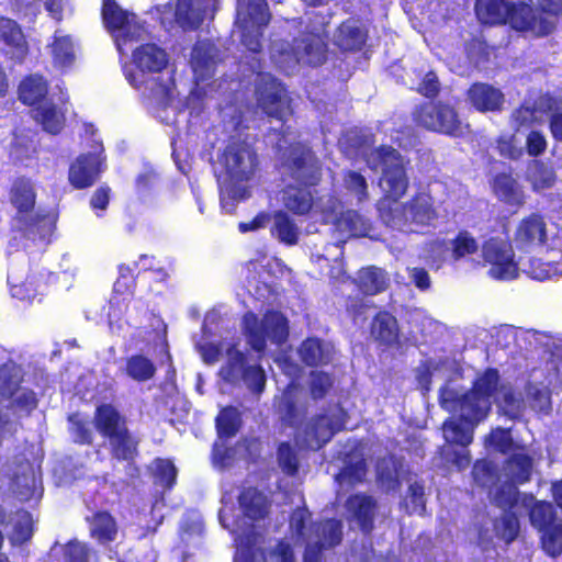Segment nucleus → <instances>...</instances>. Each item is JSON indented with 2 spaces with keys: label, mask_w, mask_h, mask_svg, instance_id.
Returning a JSON list of instances; mask_svg holds the SVG:
<instances>
[{
  "label": "nucleus",
  "mask_w": 562,
  "mask_h": 562,
  "mask_svg": "<svg viewBox=\"0 0 562 562\" xmlns=\"http://www.w3.org/2000/svg\"><path fill=\"white\" fill-rule=\"evenodd\" d=\"M494 401L499 411L510 419L521 417L526 402L510 386L499 385L497 370L487 369L480 374L471 391L464 392L454 379L440 389V406L452 414L442 425L447 446L442 457L459 470L470 464L467 447L473 440L475 427L486 418Z\"/></svg>",
  "instance_id": "f257e3e1"
},
{
  "label": "nucleus",
  "mask_w": 562,
  "mask_h": 562,
  "mask_svg": "<svg viewBox=\"0 0 562 562\" xmlns=\"http://www.w3.org/2000/svg\"><path fill=\"white\" fill-rule=\"evenodd\" d=\"M280 154L281 173L291 178L294 183L285 186L281 192V201L286 210L304 215L312 212L325 223L334 221V240L340 247L351 237L369 236L371 223L356 211H347L339 217L336 213L340 203L331 195L314 198L311 187L319 180V167L311 150L300 142L296 134L286 127L277 142Z\"/></svg>",
  "instance_id": "f03ea898"
},
{
  "label": "nucleus",
  "mask_w": 562,
  "mask_h": 562,
  "mask_svg": "<svg viewBox=\"0 0 562 562\" xmlns=\"http://www.w3.org/2000/svg\"><path fill=\"white\" fill-rule=\"evenodd\" d=\"M372 170L382 169L380 187L386 194L378 203V211L383 223L403 233H418L434 226L437 213L432 199L427 193H419L406 203L397 202L407 189L404 160L391 147L382 146L366 157Z\"/></svg>",
  "instance_id": "7ed1b4c3"
},
{
  "label": "nucleus",
  "mask_w": 562,
  "mask_h": 562,
  "mask_svg": "<svg viewBox=\"0 0 562 562\" xmlns=\"http://www.w3.org/2000/svg\"><path fill=\"white\" fill-rule=\"evenodd\" d=\"M218 513L221 525L234 537L236 553L234 562H294L288 543L266 540L261 521L270 509L268 497L254 487L244 488L238 496V514L222 498Z\"/></svg>",
  "instance_id": "20e7f679"
},
{
  "label": "nucleus",
  "mask_w": 562,
  "mask_h": 562,
  "mask_svg": "<svg viewBox=\"0 0 562 562\" xmlns=\"http://www.w3.org/2000/svg\"><path fill=\"white\" fill-rule=\"evenodd\" d=\"M280 369L294 379L301 367L288 358L277 360ZM277 408L284 424L295 429V443L301 448L317 450L327 443L334 434L346 424V413L340 406L330 407L326 413L316 415L302 423L306 412L304 390L292 380L282 395L277 400Z\"/></svg>",
  "instance_id": "39448f33"
},
{
  "label": "nucleus",
  "mask_w": 562,
  "mask_h": 562,
  "mask_svg": "<svg viewBox=\"0 0 562 562\" xmlns=\"http://www.w3.org/2000/svg\"><path fill=\"white\" fill-rule=\"evenodd\" d=\"M221 313L212 310L206 313L202 334L194 338V346L203 361L213 364L223 360L218 375L232 385H244L255 395H260L266 386V372L257 362H251L248 355L241 349L239 339L223 338L218 344L214 338L220 335Z\"/></svg>",
  "instance_id": "423d86ee"
},
{
  "label": "nucleus",
  "mask_w": 562,
  "mask_h": 562,
  "mask_svg": "<svg viewBox=\"0 0 562 562\" xmlns=\"http://www.w3.org/2000/svg\"><path fill=\"white\" fill-rule=\"evenodd\" d=\"M168 65L167 53L155 44H145L133 52V66L124 67V74L131 86L142 90L147 106L153 114L166 124L176 121L175 86L170 76L160 80V74Z\"/></svg>",
  "instance_id": "0eeeda50"
},
{
  "label": "nucleus",
  "mask_w": 562,
  "mask_h": 562,
  "mask_svg": "<svg viewBox=\"0 0 562 562\" xmlns=\"http://www.w3.org/2000/svg\"><path fill=\"white\" fill-rule=\"evenodd\" d=\"M514 244L520 251L537 255L522 265L530 278L544 281L562 274V235L551 233L542 215L524 217L516 226Z\"/></svg>",
  "instance_id": "6e6552de"
},
{
  "label": "nucleus",
  "mask_w": 562,
  "mask_h": 562,
  "mask_svg": "<svg viewBox=\"0 0 562 562\" xmlns=\"http://www.w3.org/2000/svg\"><path fill=\"white\" fill-rule=\"evenodd\" d=\"M475 13L483 24H509L514 30L543 36L552 32L554 22L542 18L526 3L510 4L505 0H476Z\"/></svg>",
  "instance_id": "1a4fd4ad"
},
{
  "label": "nucleus",
  "mask_w": 562,
  "mask_h": 562,
  "mask_svg": "<svg viewBox=\"0 0 562 562\" xmlns=\"http://www.w3.org/2000/svg\"><path fill=\"white\" fill-rule=\"evenodd\" d=\"M311 514L305 506H299L290 519L293 537L306 544L304 562H322V550L335 547L341 540V522L328 519L317 525L310 520Z\"/></svg>",
  "instance_id": "9d476101"
},
{
  "label": "nucleus",
  "mask_w": 562,
  "mask_h": 562,
  "mask_svg": "<svg viewBox=\"0 0 562 562\" xmlns=\"http://www.w3.org/2000/svg\"><path fill=\"white\" fill-rule=\"evenodd\" d=\"M35 189L30 179H16L10 191V202L16 214L13 225L32 239H45L53 231L54 220L35 207Z\"/></svg>",
  "instance_id": "9b49d317"
},
{
  "label": "nucleus",
  "mask_w": 562,
  "mask_h": 562,
  "mask_svg": "<svg viewBox=\"0 0 562 562\" xmlns=\"http://www.w3.org/2000/svg\"><path fill=\"white\" fill-rule=\"evenodd\" d=\"M327 21L314 26L312 32L295 38L292 46L274 43L271 47L273 63L283 71L290 74L300 64L318 66L325 60V35Z\"/></svg>",
  "instance_id": "f8f14e48"
},
{
  "label": "nucleus",
  "mask_w": 562,
  "mask_h": 562,
  "mask_svg": "<svg viewBox=\"0 0 562 562\" xmlns=\"http://www.w3.org/2000/svg\"><path fill=\"white\" fill-rule=\"evenodd\" d=\"M46 94L47 85L42 76H30L19 87V97L23 103L30 105L38 103L33 110L35 120L46 132L57 134L64 126L65 114L61 105L66 103L67 98L61 90L56 99L53 93L49 98H45Z\"/></svg>",
  "instance_id": "ddd939ff"
},
{
  "label": "nucleus",
  "mask_w": 562,
  "mask_h": 562,
  "mask_svg": "<svg viewBox=\"0 0 562 562\" xmlns=\"http://www.w3.org/2000/svg\"><path fill=\"white\" fill-rule=\"evenodd\" d=\"M42 459V449L32 446L26 453L5 467L1 487L7 482L8 490L21 502L38 501L43 495L40 473Z\"/></svg>",
  "instance_id": "4468645a"
},
{
  "label": "nucleus",
  "mask_w": 562,
  "mask_h": 562,
  "mask_svg": "<svg viewBox=\"0 0 562 562\" xmlns=\"http://www.w3.org/2000/svg\"><path fill=\"white\" fill-rule=\"evenodd\" d=\"M241 331L251 349L260 353L268 342L281 346L288 340L289 322L277 311H269L262 317L248 312L243 317Z\"/></svg>",
  "instance_id": "2eb2a0df"
},
{
  "label": "nucleus",
  "mask_w": 562,
  "mask_h": 562,
  "mask_svg": "<svg viewBox=\"0 0 562 562\" xmlns=\"http://www.w3.org/2000/svg\"><path fill=\"white\" fill-rule=\"evenodd\" d=\"M269 20L270 13L265 0H237L233 36L249 52L258 53L261 48L262 30Z\"/></svg>",
  "instance_id": "dca6fc26"
},
{
  "label": "nucleus",
  "mask_w": 562,
  "mask_h": 562,
  "mask_svg": "<svg viewBox=\"0 0 562 562\" xmlns=\"http://www.w3.org/2000/svg\"><path fill=\"white\" fill-rule=\"evenodd\" d=\"M97 430L110 441L115 458L128 460L133 457L136 442L127 431L125 419L112 405L104 404L97 408L94 415Z\"/></svg>",
  "instance_id": "f3484780"
},
{
  "label": "nucleus",
  "mask_w": 562,
  "mask_h": 562,
  "mask_svg": "<svg viewBox=\"0 0 562 562\" xmlns=\"http://www.w3.org/2000/svg\"><path fill=\"white\" fill-rule=\"evenodd\" d=\"M102 18L121 55L125 54V47L130 43L142 40L146 34V29L136 14L122 9L114 0H103Z\"/></svg>",
  "instance_id": "a211bd4d"
},
{
  "label": "nucleus",
  "mask_w": 562,
  "mask_h": 562,
  "mask_svg": "<svg viewBox=\"0 0 562 562\" xmlns=\"http://www.w3.org/2000/svg\"><path fill=\"white\" fill-rule=\"evenodd\" d=\"M221 59L220 50L210 41H199L192 48L190 65L195 77V89L187 99L190 114H199L203 108V95L206 90L202 82L211 78Z\"/></svg>",
  "instance_id": "6ab92c4d"
},
{
  "label": "nucleus",
  "mask_w": 562,
  "mask_h": 562,
  "mask_svg": "<svg viewBox=\"0 0 562 562\" xmlns=\"http://www.w3.org/2000/svg\"><path fill=\"white\" fill-rule=\"evenodd\" d=\"M92 138L91 149L81 153L69 166L68 179L76 189L91 187L106 169V157L101 139L92 125L86 127Z\"/></svg>",
  "instance_id": "aec40b11"
},
{
  "label": "nucleus",
  "mask_w": 562,
  "mask_h": 562,
  "mask_svg": "<svg viewBox=\"0 0 562 562\" xmlns=\"http://www.w3.org/2000/svg\"><path fill=\"white\" fill-rule=\"evenodd\" d=\"M227 179L225 181L247 184L258 167V156L248 139L233 137L220 157Z\"/></svg>",
  "instance_id": "412c9836"
},
{
  "label": "nucleus",
  "mask_w": 562,
  "mask_h": 562,
  "mask_svg": "<svg viewBox=\"0 0 562 562\" xmlns=\"http://www.w3.org/2000/svg\"><path fill=\"white\" fill-rule=\"evenodd\" d=\"M257 106L268 116L284 122L291 114L290 103L283 86L270 74L256 76Z\"/></svg>",
  "instance_id": "4be33fe9"
},
{
  "label": "nucleus",
  "mask_w": 562,
  "mask_h": 562,
  "mask_svg": "<svg viewBox=\"0 0 562 562\" xmlns=\"http://www.w3.org/2000/svg\"><path fill=\"white\" fill-rule=\"evenodd\" d=\"M512 245L504 238L492 237L482 246V258L490 266L488 276L495 280H512L518 276Z\"/></svg>",
  "instance_id": "5701e85b"
},
{
  "label": "nucleus",
  "mask_w": 562,
  "mask_h": 562,
  "mask_svg": "<svg viewBox=\"0 0 562 562\" xmlns=\"http://www.w3.org/2000/svg\"><path fill=\"white\" fill-rule=\"evenodd\" d=\"M8 284L12 297L21 301H33L45 286L43 274L30 273L24 254H20L11 261Z\"/></svg>",
  "instance_id": "b1692460"
},
{
  "label": "nucleus",
  "mask_w": 562,
  "mask_h": 562,
  "mask_svg": "<svg viewBox=\"0 0 562 562\" xmlns=\"http://www.w3.org/2000/svg\"><path fill=\"white\" fill-rule=\"evenodd\" d=\"M416 121L430 131L452 136L460 135L462 132V123L457 112L443 103H424L416 112Z\"/></svg>",
  "instance_id": "393cba45"
},
{
  "label": "nucleus",
  "mask_w": 562,
  "mask_h": 562,
  "mask_svg": "<svg viewBox=\"0 0 562 562\" xmlns=\"http://www.w3.org/2000/svg\"><path fill=\"white\" fill-rule=\"evenodd\" d=\"M270 222L271 235L279 241L293 246L296 245L300 238V228L295 222L283 211H277L272 215L269 213H259L252 221L239 224V231L247 233L266 227Z\"/></svg>",
  "instance_id": "a878e982"
},
{
  "label": "nucleus",
  "mask_w": 562,
  "mask_h": 562,
  "mask_svg": "<svg viewBox=\"0 0 562 562\" xmlns=\"http://www.w3.org/2000/svg\"><path fill=\"white\" fill-rule=\"evenodd\" d=\"M218 0H178L175 19L183 30H195L204 21L212 20L217 10Z\"/></svg>",
  "instance_id": "bb28decb"
},
{
  "label": "nucleus",
  "mask_w": 562,
  "mask_h": 562,
  "mask_svg": "<svg viewBox=\"0 0 562 562\" xmlns=\"http://www.w3.org/2000/svg\"><path fill=\"white\" fill-rule=\"evenodd\" d=\"M120 277L114 284L115 294L110 300L109 326L113 333L117 335L124 331L127 324L122 321V316L126 313L128 303L126 292L133 283V271L130 267L121 266L119 269Z\"/></svg>",
  "instance_id": "cd10ccee"
},
{
  "label": "nucleus",
  "mask_w": 562,
  "mask_h": 562,
  "mask_svg": "<svg viewBox=\"0 0 562 562\" xmlns=\"http://www.w3.org/2000/svg\"><path fill=\"white\" fill-rule=\"evenodd\" d=\"M554 105L555 101L547 94H540L536 99H526L518 109L513 111L512 126L519 130L532 124H540L544 121V116L553 111Z\"/></svg>",
  "instance_id": "c85d7f7f"
},
{
  "label": "nucleus",
  "mask_w": 562,
  "mask_h": 562,
  "mask_svg": "<svg viewBox=\"0 0 562 562\" xmlns=\"http://www.w3.org/2000/svg\"><path fill=\"white\" fill-rule=\"evenodd\" d=\"M479 244L475 238L468 232H460L458 236L449 244L437 240L431 245L430 259L437 268L446 260L450 254L454 260H459L468 255L475 254Z\"/></svg>",
  "instance_id": "c756f323"
},
{
  "label": "nucleus",
  "mask_w": 562,
  "mask_h": 562,
  "mask_svg": "<svg viewBox=\"0 0 562 562\" xmlns=\"http://www.w3.org/2000/svg\"><path fill=\"white\" fill-rule=\"evenodd\" d=\"M468 101L479 112H497L503 109L505 94L492 85L476 82L467 92Z\"/></svg>",
  "instance_id": "7c9ffc66"
},
{
  "label": "nucleus",
  "mask_w": 562,
  "mask_h": 562,
  "mask_svg": "<svg viewBox=\"0 0 562 562\" xmlns=\"http://www.w3.org/2000/svg\"><path fill=\"white\" fill-rule=\"evenodd\" d=\"M362 450V447L352 446L341 452L345 456L344 468L336 475V482L340 490L345 485H353L364 479L367 474V463Z\"/></svg>",
  "instance_id": "2f4dec72"
},
{
  "label": "nucleus",
  "mask_w": 562,
  "mask_h": 562,
  "mask_svg": "<svg viewBox=\"0 0 562 562\" xmlns=\"http://www.w3.org/2000/svg\"><path fill=\"white\" fill-rule=\"evenodd\" d=\"M346 518L357 525L363 532L372 528L374 502L370 496L357 494L349 497L345 505Z\"/></svg>",
  "instance_id": "473e14b6"
},
{
  "label": "nucleus",
  "mask_w": 562,
  "mask_h": 562,
  "mask_svg": "<svg viewBox=\"0 0 562 562\" xmlns=\"http://www.w3.org/2000/svg\"><path fill=\"white\" fill-rule=\"evenodd\" d=\"M48 47L55 67L66 69L74 65L77 48L76 42L64 30L58 29L55 31Z\"/></svg>",
  "instance_id": "72a5a7b5"
},
{
  "label": "nucleus",
  "mask_w": 562,
  "mask_h": 562,
  "mask_svg": "<svg viewBox=\"0 0 562 562\" xmlns=\"http://www.w3.org/2000/svg\"><path fill=\"white\" fill-rule=\"evenodd\" d=\"M0 40L7 45V55L21 61L26 56L29 48L24 35L19 25L7 18L0 16Z\"/></svg>",
  "instance_id": "f704fd0d"
},
{
  "label": "nucleus",
  "mask_w": 562,
  "mask_h": 562,
  "mask_svg": "<svg viewBox=\"0 0 562 562\" xmlns=\"http://www.w3.org/2000/svg\"><path fill=\"white\" fill-rule=\"evenodd\" d=\"M92 539L99 544L106 546L116 540L119 528L115 519L106 512H98L87 518Z\"/></svg>",
  "instance_id": "c9c22d12"
},
{
  "label": "nucleus",
  "mask_w": 562,
  "mask_h": 562,
  "mask_svg": "<svg viewBox=\"0 0 562 562\" xmlns=\"http://www.w3.org/2000/svg\"><path fill=\"white\" fill-rule=\"evenodd\" d=\"M297 353L306 366H323L331 360L333 346L318 338H307L299 347Z\"/></svg>",
  "instance_id": "e433bc0d"
},
{
  "label": "nucleus",
  "mask_w": 562,
  "mask_h": 562,
  "mask_svg": "<svg viewBox=\"0 0 562 562\" xmlns=\"http://www.w3.org/2000/svg\"><path fill=\"white\" fill-rule=\"evenodd\" d=\"M367 33L358 20L349 19L344 22L334 35V43L344 50H357L366 42Z\"/></svg>",
  "instance_id": "4c0bfd02"
},
{
  "label": "nucleus",
  "mask_w": 562,
  "mask_h": 562,
  "mask_svg": "<svg viewBox=\"0 0 562 562\" xmlns=\"http://www.w3.org/2000/svg\"><path fill=\"white\" fill-rule=\"evenodd\" d=\"M353 282L362 293L375 295L386 290L390 279L383 269L371 266L359 270Z\"/></svg>",
  "instance_id": "58836bf2"
},
{
  "label": "nucleus",
  "mask_w": 562,
  "mask_h": 562,
  "mask_svg": "<svg viewBox=\"0 0 562 562\" xmlns=\"http://www.w3.org/2000/svg\"><path fill=\"white\" fill-rule=\"evenodd\" d=\"M493 191L507 204L519 206L525 202V193L520 184L508 173H501L494 178Z\"/></svg>",
  "instance_id": "ea45409f"
},
{
  "label": "nucleus",
  "mask_w": 562,
  "mask_h": 562,
  "mask_svg": "<svg viewBox=\"0 0 562 562\" xmlns=\"http://www.w3.org/2000/svg\"><path fill=\"white\" fill-rule=\"evenodd\" d=\"M403 463L394 456L383 458L376 464V476L380 485L386 492L395 491L400 485Z\"/></svg>",
  "instance_id": "a19ab883"
},
{
  "label": "nucleus",
  "mask_w": 562,
  "mask_h": 562,
  "mask_svg": "<svg viewBox=\"0 0 562 562\" xmlns=\"http://www.w3.org/2000/svg\"><path fill=\"white\" fill-rule=\"evenodd\" d=\"M526 179L535 192H541L554 186L557 175L553 168L541 160H532L528 165Z\"/></svg>",
  "instance_id": "79ce46f5"
},
{
  "label": "nucleus",
  "mask_w": 562,
  "mask_h": 562,
  "mask_svg": "<svg viewBox=\"0 0 562 562\" xmlns=\"http://www.w3.org/2000/svg\"><path fill=\"white\" fill-rule=\"evenodd\" d=\"M23 379L22 368L9 361L0 367V401L10 400L20 389Z\"/></svg>",
  "instance_id": "37998d69"
},
{
  "label": "nucleus",
  "mask_w": 562,
  "mask_h": 562,
  "mask_svg": "<svg viewBox=\"0 0 562 562\" xmlns=\"http://www.w3.org/2000/svg\"><path fill=\"white\" fill-rule=\"evenodd\" d=\"M553 375L554 373L549 372L546 380L539 384L536 382H530L528 384L526 389L527 400L533 411L547 412L550 408L551 400L549 385L552 382Z\"/></svg>",
  "instance_id": "c03bdc74"
},
{
  "label": "nucleus",
  "mask_w": 562,
  "mask_h": 562,
  "mask_svg": "<svg viewBox=\"0 0 562 562\" xmlns=\"http://www.w3.org/2000/svg\"><path fill=\"white\" fill-rule=\"evenodd\" d=\"M124 371L132 380L146 382L155 375L156 367L149 358L143 355H133L126 359Z\"/></svg>",
  "instance_id": "a18cd8bd"
},
{
  "label": "nucleus",
  "mask_w": 562,
  "mask_h": 562,
  "mask_svg": "<svg viewBox=\"0 0 562 562\" xmlns=\"http://www.w3.org/2000/svg\"><path fill=\"white\" fill-rule=\"evenodd\" d=\"M524 504L531 506L530 509V521L533 527L540 531L544 530L552 524L557 522L554 518L553 506L548 502H536L533 503L532 496H525Z\"/></svg>",
  "instance_id": "49530a36"
},
{
  "label": "nucleus",
  "mask_w": 562,
  "mask_h": 562,
  "mask_svg": "<svg viewBox=\"0 0 562 562\" xmlns=\"http://www.w3.org/2000/svg\"><path fill=\"white\" fill-rule=\"evenodd\" d=\"M372 336L386 344H393L398 336L397 322L390 313H379L372 323Z\"/></svg>",
  "instance_id": "de8ad7c7"
},
{
  "label": "nucleus",
  "mask_w": 562,
  "mask_h": 562,
  "mask_svg": "<svg viewBox=\"0 0 562 562\" xmlns=\"http://www.w3.org/2000/svg\"><path fill=\"white\" fill-rule=\"evenodd\" d=\"M9 525L12 527L9 537L13 544H21L27 541L33 535L34 521L31 514L27 512H16Z\"/></svg>",
  "instance_id": "09e8293b"
},
{
  "label": "nucleus",
  "mask_w": 562,
  "mask_h": 562,
  "mask_svg": "<svg viewBox=\"0 0 562 562\" xmlns=\"http://www.w3.org/2000/svg\"><path fill=\"white\" fill-rule=\"evenodd\" d=\"M249 196V186L224 181L221 186V205L226 213H233L237 202Z\"/></svg>",
  "instance_id": "8fccbe9b"
},
{
  "label": "nucleus",
  "mask_w": 562,
  "mask_h": 562,
  "mask_svg": "<svg viewBox=\"0 0 562 562\" xmlns=\"http://www.w3.org/2000/svg\"><path fill=\"white\" fill-rule=\"evenodd\" d=\"M506 476L514 483H522L529 480L531 472V459L525 453H515L505 467Z\"/></svg>",
  "instance_id": "3c124183"
},
{
  "label": "nucleus",
  "mask_w": 562,
  "mask_h": 562,
  "mask_svg": "<svg viewBox=\"0 0 562 562\" xmlns=\"http://www.w3.org/2000/svg\"><path fill=\"white\" fill-rule=\"evenodd\" d=\"M149 469L157 486L170 488L176 483L177 470L170 460L156 459Z\"/></svg>",
  "instance_id": "603ef678"
},
{
  "label": "nucleus",
  "mask_w": 562,
  "mask_h": 562,
  "mask_svg": "<svg viewBox=\"0 0 562 562\" xmlns=\"http://www.w3.org/2000/svg\"><path fill=\"white\" fill-rule=\"evenodd\" d=\"M519 530V522L514 513L504 512L499 519L493 521V533L506 543L513 541Z\"/></svg>",
  "instance_id": "864d4df0"
},
{
  "label": "nucleus",
  "mask_w": 562,
  "mask_h": 562,
  "mask_svg": "<svg viewBox=\"0 0 562 562\" xmlns=\"http://www.w3.org/2000/svg\"><path fill=\"white\" fill-rule=\"evenodd\" d=\"M342 187L358 202H363L368 199V183L367 179L360 172L355 170H347L342 176Z\"/></svg>",
  "instance_id": "5fc2aeb1"
},
{
  "label": "nucleus",
  "mask_w": 562,
  "mask_h": 562,
  "mask_svg": "<svg viewBox=\"0 0 562 562\" xmlns=\"http://www.w3.org/2000/svg\"><path fill=\"white\" fill-rule=\"evenodd\" d=\"M490 496L494 501V503L502 508L512 509L519 499V494L517 491L516 483L506 482L501 486H493L490 488Z\"/></svg>",
  "instance_id": "6e6d98bb"
},
{
  "label": "nucleus",
  "mask_w": 562,
  "mask_h": 562,
  "mask_svg": "<svg viewBox=\"0 0 562 562\" xmlns=\"http://www.w3.org/2000/svg\"><path fill=\"white\" fill-rule=\"evenodd\" d=\"M239 424V412L234 407L224 408L216 418L220 439L234 436L238 430Z\"/></svg>",
  "instance_id": "4d7b16f0"
},
{
  "label": "nucleus",
  "mask_w": 562,
  "mask_h": 562,
  "mask_svg": "<svg viewBox=\"0 0 562 562\" xmlns=\"http://www.w3.org/2000/svg\"><path fill=\"white\" fill-rule=\"evenodd\" d=\"M467 55L462 63L454 64L453 58L449 61L453 71L459 75L468 72L470 67L477 66L481 63V55L484 52V44L479 40H473L465 48Z\"/></svg>",
  "instance_id": "13d9d810"
},
{
  "label": "nucleus",
  "mask_w": 562,
  "mask_h": 562,
  "mask_svg": "<svg viewBox=\"0 0 562 562\" xmlns=\"http://www.w3.org/2000/svg\"><path fill=\"white\" fill-rule=\"evenodd\" d=\"M65 562H94L97 552L78 540L69 541L63 549Z\"/></svg>",
  "instance_id": "bf43d9fd"
},
{
  "label": "nucleus",
  "mask_w": 562,
  "mask_h": 562,
  "mask_svg": "<svg viewBox=\"0 0 562 562\" xmlns=\"http://www.w3.org/2000/svg\"><path fill=\"white\" fill-rule=\"evenodd\" d=\"M503 335L506 338L514 339L520 349H537L542 345V339L544 338L541 334L533 330L514 328H506L503 330Z\"/></svg>",
  "instance_id": "052dcab7"
},
{
  "label": "nucleus",
  "mask_w": 562,
  "mask_h": 562,
  "mask_svg": "<svg viewBox=\"0 0 562 562\" xmlns=\"http://www.w3.org/2000/svg\"><path fill=\"white\" fill-rule=\"evenodd\" d=\"M542 532V546L547 553L555 557L562 552V522L557 521Z\"/></svg>",
  "instance_id": "680f3d73"
},
{
  "label": "nucleus",
  "mask_w": 562,
  "mask_h": 562,
  "mask_svg": "<svg viewBox=\"0 0 562 562\" xmlns=\"http://www.w3.org/2000/svg\"><path fill=\"white\" fill-rule=\"evenodd\" d=\"M69 431L76 442L90 443L92 440V430L89 422L81 414H72L68 418Z\"/></svg>",
  "instance_id": "e2e57ef3"
},
{
  "label": "nucleus",
  "mask_w": 562,
  "mask_h": 562,
  "mask_svg": "<svg viewBox=\"0 0 562 562\" xmlns=\"http://www.w3.org/2000/svg\"><path fill=\"white\" fill-rule=\"evenodd\" d=\"M485 446L488 449L502 453H508L514 448V442L508 429L496 428L491 431L490 436L485 439Z\"/></svg>",
  "instance_id": "0e129e2a"
},
{
  "label": "nucleus",
  "mask_w": 562,
  "mask_h": 562,
  "mask_svg": "<svg viewBox=\"0 0 562 562\" xmlns=\"http://www.w3.org/2000/svg\"><path fill=\"white\" fill-rule=\"evenodd\" d=\"M404 506L409 514L423 515L425 513L426 505L423 485L417 482L409 484Z\"/></svg>",
  "instance_id": "69168bd1"
},
{
  "label": "nucleus",
  "mask_w": 562,
  "mask_h": 562,
  "mask_svg": "<svg viewBox=\"0 0 562 562\" xmlns=\"http://www.w3.org/2000/svg\"><path fill=\"white\" fill-rule=\"evenodd\" d=\"M279 465L288 475H294L299 468V457L290 443L283 442L278 449Z\"/></svg>",
  "instance_id": "338daca9"
},
{
  "label": "nucleus",
  "mask_w": 562,
  "mask_h": 562,
  "mask_svg": "<svg viewBox=\"0 0 562 562\" xmlns=\"http://www.w3.org/2000/svg\"><path fill=\"white\" fill-rule=\"evenodd\" d=\"M10 400L18 414H29L37 404L35 393L25 387H20Z\"/></svg>",
  "instance_id": "774afa93"
}]
</instances>
